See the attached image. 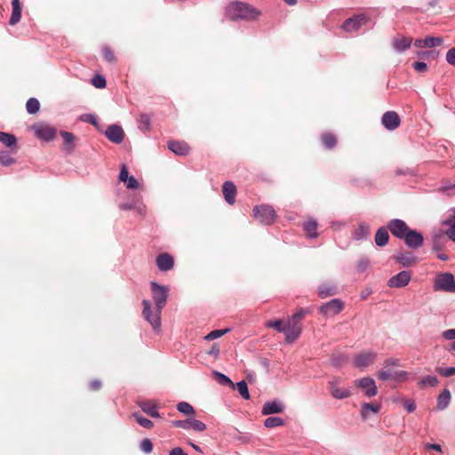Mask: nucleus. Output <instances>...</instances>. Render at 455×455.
<instances>
[{"label": "nucleus", "instance_id": "35", "mask_svg": "<svg viewBox=\"0 0 455 455\" xmlns=\"http://www.w3.org/2000/svg\"><path fill=\"white\" fill-rule=\"evenodd\" d=\"M265 326L267 328H273L275 331H277L278 332H284L285 333V331L287 330V326L286 325L285 326L283 325V321L282 320L267 321L265 323Z\"/></svg>", "mask_w": 455, "mask_h": 455}, {"label": "nucleus", "instance_id": "14", "mask_svg": "<svg viewBox=\"0 0 455 455\" xmlns=\"http://www.w3.org/2000/svg\"><path fill=\"white\" fill-rule=\"evenodd\" d=\"M355 384L357 387L363 388L365 392V395L368 397L375 396L378 393L377 387L375 385L374 379L371 378H363L355 380Z\"/></svg>", "mask_w": 455, "mask_h": 455}, {"label": "nucleus", "instance_id": "51", "mask_svg": "<svg viewBox=\"0 0 455 455\" xmlns=\"http://www.w3.org/2000/svg\"><path fill=\"white\" fill-rule=\"evenodd\" d=\"M81 120L86 123L92 124L93 126H98V120L96 116L92 114H86L81 116Z\"/></svg>", "mask_w": 455, "mask_h": 455}, {"label": "nucleus", "instance_id": "52", "mask_svg": "<svg viewBox=\"0 0 455 455\" xmlns=\"http://www.w3.org/2000/svg\"><path fill=\"white\" fill-rule=\"evenodd\" d=\"M172 426L175 427H180L183 429L189 428V419L186 420H173L172 421Z\"/></svg>", "mask_w": 455, "mask_h": 455}, {"label": "nucleus", "instance_id": "24", "mask_svg": "<svg viewBox=\"0 0 455 455\" xmlns=\"http://www.w3.org/2000/svg\"><path fill=\"white\" fill-rule=\"evenodd\" d=\"M374 240L375 243L379 247L387 245L389 240L387 229L386 228H379L375 234Z\"/></svg>", "mask_w": 455, "mask_h": 455}, {"label": "nucleus", "instance_id": "3", "mask_svg": "<svg viewBox=\"0 0 455 455\" xmlns=\"http://www.w3.org/2000/svg\"><path fill=\"white\" fill-rule=\"evenodd\" d=\"M308 313V309L300 308L296 314L289 318L286 323L287 330L285 331V338L287 342L291 343L299 338L301 332L300 322L305 315Z\"/></svg>", "mask_w": 455, "mask_h": 455}, {"label": "nucleus", "instance_id": "20", "mask_svg": "<svg viewBox=\"0 0 455 455\" xmlns=\"http://www.w3.org/2000/svg\"><path fill=\"white\" fill-rule=\"evenodd\" d=\"M283 405L276 401L267 402L263 405L262 414L269 415L274 413H280L283 411Z\"/></svg>", "mask_w": 455, "mask_h": 455}, {"label": "nucleus", "instance_id": "49", "mask_svg": "<svg viewBox=\"0 0 455 455\" xmlns=\"http://www.w3.org/2000/svg\"><path fill=\"white\" fill-rule=\"evenodd\" d=\"M421 385L422 386H430V387H435L438 384V379L435 376H427L426 378H424L422 380H421Z\"/></svg>", "mask_w": 455, "mask_h": 455}, {"label": "nucleus", "instance_id": "33", "mask_svg": "<svg viewBox=\"0 0 455 455\" xmlns=\"http://www.w3.org/2000/svg\"><path fill=\"white\" fill-rule=\"evenodd\" d=\"M26 109L31 115L36 114L40 109V102L36 98H30L26 103Z\"/></svg>", "mask_w": 455, "mask_h": 455}, {"label": "nucleus", "instance_id": "12", "mask_svg": "<svg viewBox=\"0 0 455 455\" xmlns=\"http://www.w3.org/2000/svg\"><path fill=\"white\" fill-rule=\"evenodd\" d=\"M156 264L160 271L166 272L173 268L174 259L168 252H162L156 256Z\"/></svg>", "mask_w": 455, "mask_h": 455}, {"label": "nucleus", "instance_id": "45", "mask_svg": "<svg viewBox=\"0 0 455 455\" xmlns=\"http://www.w3.org/2000/svg\"><path fill=\"white\" fill-rule=\"evenodd\" d=\"M92 84L99 89H103L107 85V82L104 76L100 75H96L92 79Z\"/></svg>", "mask_w": 455, "mask_h": 455}, {"label": "nucleus", "instance_id": "16", "mask_svg": "<svg viewBox=\"0 0 455 455\" xmlns=\"http://www.w3.org/2000/svg\"><path fill=\"white\" fill-rule=\"evenodd\" d=\"M405 243L412 249H418L423 244V236L420 233L415 230H409L404 236Z\"/></svg>", "mask_w": 455, "mask_h": 455}, {"label": "nucleus", "instance_id": "18", "mask_svg": "<svg viewBox=\"0 0 455 455\" xmlns=\"http://www.w3.org/2000/svg\"><path fill=\"white\" fill-rule=\"evenodd\" d=\"M376 358V354L373 352H366L358 355L355 359V365L356 367H366L371 364Z\"/></svg>", "mask_w": 455, "mask_h": 455}, {"label": "nucleus", "instance_id": "59", "mask_svg": "<svg viewBox=\"0 0 455 455\" xmlns=\"http://www.w3.org/2000/svg\"><path fill=\"white\" fill-rule=\"evenodd\" d=\"M446 235L451 240L455 242V224H452V226L446 231Z\"/></svg>", "mask_w": 455, "mask_h": 455}, {"label": "nucleus", "instance_id": "46", "mask_svg": "<svg viewBox=\"0 0 455 455\" xmlns=\"http://www.w3.org/2000/svg\"><path fill=\"white\" fill-rule=\"evenodd\" d=\"M435 371L440 375L448 378L455 375V367L449 368H436Z\"/></svg>", "mask_w": 455, "mask_h": 455}, {"label": "nucleus", "instance_id": "43", "mask_svg": "<svg viewBox=\"0 0 455 455\" xmlns=\"http://www.w3.org/2000/svg\"><path fill=\"white\" fill-rule=\"evenodd\" d=\"M15 163V160L6 151L0 152V164L3 166H10Z\"/></svg>", "mask_w": 455, "mask_h": 455}, {"label": "nucleus", "instance_id": "64", "mask_svg": "<svg viewBox=\"0 0 455 455\" xmlns=\"http://www.w3.org/2000/svg\"><path fill=\"white\" fill-rule=\"evenodd\" d=\"M426 449L427 450H435L437 451H442V448L439 444H436V443H427L426 444Z\"/></svg>", "mask_w": 455, "mask_h": 455}, {"label": "nucleus", "instance_id": "38", "mask_svg": "<svg viewBox=\"0 0 455 455\" xmlns=\"http://www.w3.org/2000/svg\"><path fill=\"white\" fill-rule=\"evenodd\" d=\"M177 409L180 412L185 415H191L195 413V410L192 405L186 402H180L177 405Z\"/></svg>", "mask_w": 455, "mask_h": 455}, {"label": "nucleus", "instance_id": "41", "mask_svg": "<svg viewBox=\"0 0 455 455\" xmlns=\"http://www.w3.org/2000/svg\"><path fill=\"white\" fill-rule=\"evenodd\" d=\"M443 42L442 37L427 36L424 39V46L431 48L441 45Z\"/></svg>", "mask_w": 455, "mask_h": 455}, {"label": "nucleus", "instance_id": "50", "mask_svg": "<svg viewBox=\"0 0 455 455\" xmlns=\"http://www.w3.org/2000/svg\"><path fill=\"white\" fill-rule=\"evenodd\" d=\"M139 122L144 126L145 129L148 130L151 124V116L148 114H141L140 116Z\"/></svg>", "mask_w": 455, "mask_h": 455}, {"label": "nucleus", "instance_id": "7", "mask_svg": "<svg viewBox=\"0 0 455 455\" xmlns=\"http://www.w3.org/2000/svg\"><path fill=\"white\" fill-rule=\"evenodd\" d=\"M344 308V302L339 299H333L331 301L322 305L319 308L323 315L331 316L338 315Z\"/></svg>", "mask_w": 455, "mask_h": 455}, {"label": "nucleus", "instance_id": "54", "mask_svg": "<svg viewBox=\"0 0 455 455\" xmlns=\"http://www.w3.org/2000/svg\"><path fill=\"white\" fill-rule=\"evenodd\" d=\"M413 68L417 72H426L427 70V65L421 61L415 62Z\"/></svg>", "mask_w": 455, "mask_h": 455}, {"label": "nucleus", "instance_id": "26", "mask_svg": "<svg viewBox=\"0 0 455 455\" xmlns=\"http://www.w3.org/2000/svg\"><path fill=\"white\" fill-rule=\"evenodd\" d=\"M60 136L64 140L65 149L68 151H72L75 148V142L76 140V136L68 132L61 131Z\"/></svg>", "mask_w": 455, "mask_h": 455}, {"label": "nucleus", "instance_id": "25", "mask_svg": "<svg viewBox=\"0 0 455 455\" xmlns=\"http://www.w3.org/2000/svg\"><path fill=\"white\" fill-rule=\"evenodd\" d=\"M141 410L152 418H160L156 405L152 401H147L140 403Z\"/></svg>", "mask_w": 455, "mask_h": 455}, {"label": "nucleus", "instance_id": "57", "mask_svg": "<svg viewBox=\"0 0 455 455\" xmlns=\"http://www.w3.org/2000/svg\"><path fill=\"white\" fill-rule=\"evenodd\" d=\"M443 337L445 339L451 340L455 339V329H450L443 332Z\"/></svg>", "mask_w": 455, "mask_h": 455}, {"label": "nucleus", "instance_id": "9", "mask_svg": "<svg viewBox=\"0 0 455 455\" xmlns=\"http://www.w3.org/2000/svg\"><path fill=\"white\" fill-rule=\"evenodd\" d=\"M411 278V273L410 271H401L397 275L392 276L387 285L391 288H402L406 286Z\"/></svg>", "mask_w": 455, "mask_h": 455}, {"label": "nucleus", "instance_id": "21", "mask_svg": "<svg viewBox=\"0 0 455 455\" xmlns=\"http://www.w3.org/2000/svg\"><path fill=\"white\" fill-rule=\"evenodd\" d=\"M411 37L397 36L393 40V46L398 52H403L411 47Z\"/></svg>", "mask_w": 455, "mask_h": 455}, {"label": "nucleus", "instance_id": "1", "mask_svg": "<svg viewBox=\"0 0 455 455\" xmlns=\"http://www.w3.org/2000/svg\"><path fill=\"white\" fill-rule=\"evenodd\" d=\"M152 297L156 304V310L153 311L149 300L144 299L143 305V316L151 324L155 331H158L161 327V311L164 307L169 289L167 286L160 285L156 282H151Z\"/></svg>", "mask_w": 455, "mask_h": 455}, {"label": "nucleus", "instance_id": "63", "mask_svg": "<svg viewBox=\"0 0 455 455\" xmlns=\"http://www.w3.org/2000/svg\"><path fill=\"white\" fill-rule=\"evenodd\" d=\"M378 377L382 379V380H387V379H391V374L387 371H380L379 373H378Z\"/></svg>", "mask_w": 455, "mask_h": 455}, {"label": "nucleus", "instance_id": "13", "mask_svg": "<svg viewBox=\"0 0 455 455\" xmlns=\"http://www.w3.org/2000/svg\"><path fill=\"white\" fill-rule=\"evenodd\" d=\"M367 18L363 14H360L345 20L342 25V28L347 32H352L358 30L364 23H366Z\"/></svg>", "mask_w": 455, "mask_h": 455}, {"label": "nucleus", "instance_id": "53", "mask_svg": "<svg viewBox=\"0 0 455 455\" xmlns=\"http://www.w3.org/2000/svg\"><path fill=\"white\" fill-rule=\"evenodd\" d=\"M446 60L451 65L455 66V47L447 52Z\"/></svg>", "mask_w": 455, "mask_h": 455}, {"label": "nucleus", "instance_id": "60", "mask_svg": "<svg viewBox=\"0 0 455 455\" xmlns=\"http://www.w3.org/2000/svg\"><path fill=\"white\" fill-rule=\"evenodd\" d=\"M90 387L93 391H98L101 387V382L100 380H92L90 382Z\"/></svg>", "mask_w": 455, "mask_h": 455}, {"label": "nucleus", "instance_id": "36", "mask_svg": "<svg viewBox=\"0 0 455 455\" xmlns=\"http://www.w3.org/2000/svg\"><path fill=\"white\" fill-rule=\"evenodd\" d=\"M284 424V421L282 418L279 417H269L265 419L264 426L268 428L280 427Z\"/></svg>", "mask_w": 455, "mask_h": 455}, {"label": "nucleus", "instance_id": "48", "mask_svg": "<svg viewBox=\"0 0 455 455\" xmlns=\"http://www.w3.org/2000/svg\"><path fill=\"white\" fill-rule=\"evenodd\" d=\"M102 54H103L104 59L106 60H108V62H114L116 60V58H115V55H114L112 50L108 46H104L102 48Z\"/></svg>", "mask_w": 455, "mask_h": 455}, {"label": "nucleus", "instance_id": "37", "mask_svg": "<svg viewBox=\"0 0 455 455\" xmlns=\"http://www.w3.org/2000/svg\"><path fill=\"white\" fill-rule=\"evenodd\" d=\"M214 374V378L215 379L218 381V383H220V385L222 386H229V387H234V383L231 381V379L227 377L226 375L220 373V372H218V371H214L213 372Z\"/></svg>", "mask_w": 455, "mask_h": 455}, {"label": "nucleus", "instance_id": "42", "mask_svg": "<svg viewBox=\"0 0 455 455\" xmlns=\"http://www.w3.org/2000/svg\"><path fill=\"white\" fill-rule=\"evenodd\" d=\"M189 428L196 432H203L206 429V425L196 419H189Z\"/></svg>", "mask_w": 455, "mask_h": 455}, {"label": "nucleus", "instance_id": "22", "mask_svg": "<svg viewBox=\"0 0 455 455\" xmlns=\"http://www.w3.org/2000/svg\"><path fill=\"white\" fill-rule=\"evenodd\" d=\"M338 293V288L333 283H323L318 288V295L322 298H327L330 296L336 295Z\"/></svg>", "mask_w": 455, "mask_h": 455}, {"label": "nucleus", "instance_id": "15", "mask_svg": "<svg viewBox=\"0 0 455 455\" xmlns=\"http://www.w3.org/2000/svg\"><path fill=\"white\" fill-rule=\"evenodd\" d=\"M106 137L112 142L119 144L124 140V132L121 126L112 124L105 132Z\"/></svg>", "mask_w": 455, "mask_h": 455}, {"label": "nucleus", "instance_id": "55", "mask_svg": "<svg viewBox=\"0 0 455 455\" xmlns=\"http://www.w3.org/2000/svg\"><path fill=\"white\" fill-rule=\"evenodd\" d=\"M128 174H129L128 169L126 168L125 165H123L120 174H119V180L121 181L126 182L128 180Z\"/></svg>", "mask_w": 455, "mask_h": 455}, {"label": "nucleus", "instance_id": "47", "mask_svg": "<svg viewBox=\"0 0 455 455\" xmlns=\"http://www.w3.org/2000/svg\"><path fill=\"white\" fill-rule=\"evenodd\" d=\"M140 450L145 453H150L153 451V443L151 440L145 438L140 443Z\"/></svg>", "mask_w": 455, "mask_h": 455}, {"label": "nucleus", "instance_id": "5", "mask_svg": "<svg viewBox=\"0 0 455 455\" xmlns=\"http://www.w3.org/2000/svg\"><path fill=\"white\" fill-rule=\"evenodd\" d=\"M253 214L257 220L267 225L273 223L275 219V212L269 205L263 204L254 207Z\"/></svg>", "mask_w": 455, "mask_h": 455}, {"label": "nucleus", "instance_id": "58", "mask_svg": "<svg viewBox=\"0 0 455 455\" xmlns=\"http://www.w3.org/2000/svg\"><path fill=\"white\" fill-rule=\"evenodd\" d=\"M369 260L364 259L357 262V267L360 271H364L369 266Z\"/></svg>", "mask_w": 455, "mask_h": 455}, {"label": "nucleus", "instance_id": "39", "mask_svg": "<svg viewBox=\"0 0 455 455\" xmlns=\"http://www.w3.org/2000/svg\"><path fill=\"white\" fill-rule=\"evenodd\" d=\"M133 417L135 418L136 421L145 428L151 429L154 427V424L150 419L142 417L139 413H134Z\"/></svg>", "mask_w": 455, "mask_h": 455}, {"label": "nucleus", "instance_id": "8", "mask_svg": "<svg viewBox=\"0 0 455 455\" xmlns=\"http://www.w3.org/2000/svg\"><path fill=\"white\" fill-rule=\"evenodd\" d=\"M340 379L333 377L329 381V388L332 397L336 399H345L351 396V392L348 388H341L339 387Z\"/></svg>", "mask_w": 455, "mask_h": 455}, {"label": "nucleus", "instance_id": "62", "mask_svg": "<svg viewBox=\"0 0 455 455\" xmlns=\"http://www.w3.org/2000/svg\"><path fill=\"white\" fill-rule=\"evenodd\" d=\"M404 408L409 411V412H412L415 409H416V406L414 404L413 402H411V401H406L404 403Z\"/></svg>", "mask_w": 455, "mask_h": 455}, {"label": "nucleus", "instance_id": "29", "mask_svg": "<svg viewBox=\"0 0 455 455\" xmlns=\"http://www.w3.org/2000/svg\"><path fill=\"white\" fill-rule=\"evenodd\" d=\"M317 226V222L315 220H309L304 223L303 228L306 231L307 236L314 238L318 235L316 232Z\"/></svg>", "mask_w": 455, "mask_h": 455}, {"label": "nucleus", "instance_id": "44", "mask_svg": "<svg viewBox=\"0 0 455 455\" xmlns=\"http://www.w3.org/2000/svg\"><path fill=\"white\" fill-rule=\"evenodd\" d=\"M230 330L228 328L222 329V330H214L208 333L204 339L207 340H213L215 339L220 338L224 334L228 333Z\"/></svg>", "mask_w": 455, "mask_h": 455}, {"label": "nucleus", "instance_id": "19", "mask_svg": "<svg viewBox=\"0 0 455 455\" xmlns=\"http://www.w3.org/2000/svg\"><path fill=\"white\" fill-rule=\"evenodd\" d=\"M222 192L225 197V200L229 204H233L235 203V197L236 195V188L235 184L231 181L224 182L222 186Z\"/></svg>", "mask_w": 455, "mask_h": 455}, {"label": "nucleus", "instance_id": "6", "mask_svg": "<svg viewBox=\"0 0 455 455\" xmlns=\"http://www.w3.org/2000/svg\"><path fill=\"white\" fill-rule=\"evenodd\" d=\"M35 136L45 141L52 140L56 136V129L48 124L37 123L31 126Z\"/></svg>", "mask_w": 455, "mask_h": 455}, {"label": "nucleus", "instance_id": "27", "mask_svg": "<svg viewBox=\"0 0 455 455\" xmlns=\"http://www.w3.org/2000/svg\"><path fill=\"white\" fill-rule=\"evenodd\" d=\"M395 260L403 267H410L416 263V258L411 253H401L395 257Z\"/></svg>", "mask_w": 455, "mask_h": 455}, {"label": "nucleus", "instance_id": "40", "mask_svg": "<svg viewBox=\"0 0 455 455\" xmlns=\"http://www.w3.org/2000/svg\"><path fill=\"white\" fill-rule=\"evenodd\" d=\"M236 387H237V390H238L239 394L241 395V396L243 399H245V400L250 399V394H249V390H248V386H247V383L244 380L239 381L236 384Z\"/></svg>", "mask_w": 455, "mask_h": 455}, {"label": "nucleus", "instance_id": "30", "mask_svg": "<svg viewBox=\"0 0 455 455\" xmlns=\"http://www.w3.org/2000/svg\"><path fill=\"white\" fill-rule=\"evenodd\" d=\"M321 140L328 149H332L337 145V138L331 132H325L321 136Z\"/></svg>", "mask_w": 455, "mask_h": 455}, {"label": "nucleus", "instance_id": "4", "mask_svg": "<svg viewBox=\"0 0 455 455\" xmlns=\"http://www.w3.org/2000/svg\"><path fill=\"white\" fill-rule=\"evenodd\" d=\"M435 291H443L448 292H455V280L451 273H443L436 275L435 283Z\"/></svg>", "mask_w": 455, "mask_h": 455}, {"label": "nucleus", "instance_id": "61", "mask_svg": "<svg viewBox=\"0 0 455 455\" xmlns=\"http://www.w3.org/2000/svg\"><path fill=\"white\" fill-rule=\"evenodd\" d=\"M169 455H188L180 447L173 448Z\"/></svg>", "mask_w": 455, "mask_h": 455}, {"label": "nucleus", "instance_id": "23", "mask_svg": "<svg viewBox=\"0 0 455 455\" xmlns=\"http://www.w3.org/2000/svg\"><path fill=\"white\" fill-rule=\"evenodd\" d=\"M12 12L9 23L11 25H15L20 20L21 18L22 8L20 0H12Z\"/></svg>", "mask_w": 455, "mask_h": 455}, {"label": "nucleus", "instance_id": "10", "mask_svg": "<svg viewBox=\"0 0 455 455\" xmlns=\"http://www.w3.org/2000/svg\"><path fill=\"white\" fill-rule=\"evenodd\" d=\"M387 228L392 233V235L398 238H404V236L410 230L406 223L403 220L398 219L392 220L388 223Z\"/></svg>", "mask_w": 455, "mask_h": 455}, {"label": "nucleus", "instance_id": "28", "mask_svg": "<svg viewBox=\"0 0 455 455\" xmlns=\"http://www.w3.org/2000/svg\"><path fill=\"white\" fill-rule=\"evenodd\" d=\"M451 401V393L448 389H444L437 398V409L444 410Z\"/></svg>", "mask_w": 455, "mask_h": 455}, {"label": "nucleus", "instance_id": "31", "mask_svg": "<svg viewBox=\"0 0 455 455\" xmlns=\"http://www.w3.org/2000/svg\"><path fill=\"white\" fill-rule=\"evenodd\" d=\"M370 234V228L366 224H359L353 233V238L355 240H361L368 236Z\"/></svg>", "mask_w": 455, "mask_h": 455}, {"label": "nucleus", "instance_id": "11", "mask_svg": "<svg viewBox=\"0 0 455 455\" xmlns=\"http://www.w3.org/2000/svg\"><path fill=\"white\" fill-rule=\"evenodd\" d=\"M401 123L398 114L395 111L386 112L381 118V124L389 131L395 130Z\"/></svg>", "mask_w": 455, "mask_h": 455}, {"label": "nucleus", "instance_id": "34", "mask_svg": "<svg viewBox=\"0 0 455 455\" xmlns=\"http://www.w3.org/2000/svg\"><path fill=\"white\" fill-rule=\"evenodd\" d=\"M380 406L378 404L364 403L362 405L361 413L363 418H366L369 411H371L373 413H378L379 411Z\"/></svg>", "mask_w": 455, "mask_h": 455}, {"label": "nucleus", "instance_id": "2", "mask_svg": "<svg viewBox=\"0 0 455 455\" xmlns=\"http://www.w3.org/2000/svg\"><path fill=\"white\" fill-rule=\"evenodd\" d=\"M261 12L253 6L242 2L231 3L227 10L226 16L233 21L238 20H255L260 16Z\"/></svg>", "mask_w": 455, "mask_h": 455}, {"label": "nucleus", "instance_id": "56", "mask_svg": "<svg viewBox=\"0 0 455 455\" xmlns=\"http://www.w3.org/2000/svg\"><path fill=\"white\" fill-rule=\"evenodd\" d=\"M126 187L128 188H137L139 187V182H138V180L133 176H131L127 180Z\"/></svg>", "mask_w": 455, "mask_h": 455}, {"label": "nucleus", "instance_id": "32", "mask_svg": "<svg viewBox=\"0 0 455 455\" xmlns=\"http://www.w3.org/2000/svg\"><path fill=\"white\" fill-rule=\"evenodd\" d=\"M0 142L8 148L15 147L17 144L16 137L13 134L0 132Z\"/></svg>", "mask_w": 455, "mask_h": 455}, {"label": "nucleus", "instance_id": "17", "mask_svg": "<svg viewBox=\"0 0 455 455\" xmlns=\"http://www.w3.org/2000/svg\"><path fill=\"white\" fill-rule=\"evenodd\" d=\"M168 148L177 156H188L190 152V147L184 141H169Z\"/></svg>", "mask_w": 455, "mask_h": 455}]
</instances>
